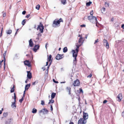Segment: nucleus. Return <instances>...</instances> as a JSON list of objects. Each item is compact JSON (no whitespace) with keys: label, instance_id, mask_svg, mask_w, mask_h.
Instances as JSON below:
<instances>
[{"label":"nucleus","instance_id":"1","mask_svg":"<svg viewBox=\"0 0 124 124\" xmlns=\"http://www.w3.org/2000/svg\"><path fill=\"white\" fill-rule=\"evenodd\" d=\"M84 42V38L82 37H81L79 39L78 43H77L76 44L77 48L75 50H73L72 51V52L73 54H77L78 51V48L80 46L83 44Z\"/></svg>","mask_w":124,"mask_h":124},{"label":"nucleus","instance_id":"2","mask_svg":"<svg viewBox=\"0 0 124 124\" xmlns=\"http://www.w3.org/2000/svg\"><path fill=\"white\" fill-rule=\"evenodd\" d=\"M63 20L62 18H60L58 20L55 19L53 21L52 26L55 28L58 27L60 26V22H63Z\"/></svg>","mask_w":124,"mask_h":124},{"label":"nucleus","instance_id":"3","mask_svg":"<svg viewBox=\"0 0 124 124\" xmlns=\"http://www.w3.org/2000/svg\"><path fill=\"white\" fill-rule=\"evenodd\" d=\"M88 20L92 23H97V19L96 17L92 16H89L88 17Z\"/></svg>","mask_w":124,"mask_h":124},{"label":"nucleus","instance_id":"4","mask_svg":"<svg viewBox=\"0 0 124 124\" xmlns=\"http://www.w3.org/2000/svg\"><path fill=\"white\" fill-rule=\"evenodd\" d=\"M86 123V121L85 119L83 118H80L78 122V124H85Z\"/></svg>","mask_w":124,"mask_h":124},{"label":"nucleus","instance_id":"5","mask_svg":"<svg viewBox=\"0 0 124 124\" xmlns=\"http://www.w3.org/2000/svg\"><path fill=\"white\" fill-rule=\"evenodd\" d=\"M44 29V27L42 24H40V25H39L38 27L37 30H39V31L42 33L43 32V30Z\"/></svg>","mask_w":124,"mask_h":124},{"label":"nucleus","instance_id":"6","mask_svg":"<svg viewBox=\"0 0 124 124\" xmlns=\"http://www.w3.org/2000/svg\"><path fill=\"white\" fill-rule=\"evenodd\" d=\"M14 95L15 101L13 103H12L11 106L12 108H16V94L15 93H14Z\"/></svg>","mask_w":124,"mask_h":124},{"label":"nucleus","instance_id":"7","mask_svg":"<svg viewBox=\"0 0 124 124\" xmlns=\"http://www.w3.org/2000/svg\"><path fill=\"white\" fill-rule=\"evenodd\" d=\"M73 85L74 86H79L80 85V82L78 79H77L74 81V83Z\"/></svg>","mask_w":124,"mask_h":124},{"label":"nucleus","instance_id":"8","mask_svg":"<svg viewBox=\"0 0 124 124\" xmlns=\"http://www.w3.org/2000/svg\"><path fill=\"white\" fill-rule=\"evenodd\" d=\"M63 55H57L55 57L56 59L58 60H59L63 57Z\"/></svg>","mask_w":124,"mask_h":124},{"label":"nucleus","instance_id":"9","mask_svg":"<svg viewBox=\"0 0 124 124\" xmlns=\"http://www.w3.org/2000/svg\"><path fill=\"white\" fill-rule=\"evenodd\" d=\"M117 98L118 99L117 101H120L122 98V94L119 93L117 96Z\"/></svg>","mask_w":124,"mask_h":124},{"label":"nucleus","instance_id":"10","mask_svg":"<svg viewBox=\"0 0 124 124\" xmlns=\"http://www.w3.org/2000/svg\"><path fill=\"white\" fill-rule=\"evenodd\" d=\"M24 62L25 65L28 66L29 67H31V63L28 61H25Z\"/></svg>","mask_w":124,"mask_h":124},{"label":"nucleus","instance_id":"11","mask_svg":"<svg viewBox=\"0 0 124 124\" xmlns=\"http://www.w3.org/2000/svg\"><path fill=\"white\" fill-rule=\"evenodd\" d=\"M13 119L10 118L7 120L5 122V124H12Z\"/></svg>","mask_w":124,"mask_h":124},{"label":"nucleus","instance_id":"12","mask_svg":"<svg viewBox=\"0 0 124 124\" xmlns=\"http://www.w3.org/2000/svg\"><path fill=\"white\" fill-rule=\"evenodd\" d=\"M30 84H27V85H26L25 88V90L23 92V94H25L26 90H27L30 87Z\"/></svg>","mask_w":124,"mask_h":124},{"label":"nucleus","instance_id":"13","mask_svg":"<svg viewBox=\"0 0 124 124\" xmlns=\"http://www.w3.org/2000/svg\"><path fill=\"white\" fill-rule=\"evenodd\" d=\"M77 56V55H73V57L74 58V59L73 60L74 63L75 64L76 63L77 59L76 57Z\"/></svg>","mask_w":124,"mask_h":124},{"label":"nucleus","instance_id":"14","mask_svg":"<svg viewBox=\"0 0 124 124\" xmlns=\"http://www.w3.org/2000/svg\"><path fill=\"white\" fill-rule=\"evenodd\" d=\"M39 46L38 45H36L33 48L34 51L35 52H36L37 50L39 48Z\"/></svg>","mask_w":124,"mask_h":124},{"label":"nucleus","instance_id":"15","mask_svg":"<svg viewBox=\"0 0 124 124\" xmlns=\"http://www.w3.org/2000/svg\"><path fill=\"white\" fill-rule=\"evenodd\" d=\"M27 77L29 79L31 78H32L31 73L30 71H27Z\"/></svg>","mask_w":124,"mask_h":124},{"label":"nucleus","instance_id":"16","mask_svg":"<svg viewBox=\"0 0 124 124\" xmlns=\"http://www.w3.org/2000/svg\"><path fill=\"white\" fill-rule=\"evenodd\" d=\"M88 115L87 113H83V118L84 119L86 120L88 118Z\"/></svg>","mask_w":124,"mask_h":124},{"label":"nucleus","instance_id":"17","mask_svg":"<svg viewBox=\"0 0 124 124\" xmlns=\"http://www.w3.org/2000/svg\"><path fill=\"white\" fill-rule=\"evenodd\" d=\"M29 46L30 47H32L33 46V43L31 39H30L29 41Z\"/></svg>","mask_w":124,"mask_h":124},{"label":"nucleus","instance_id":"18","mask_svg":"<svg viewBox=\"0 0 124 124\" xmlns=\"http://www.w3.org/2000/svg\"><path fill=\"white\" fill-rule=\"evenodd\" d=\"M12 30H11L9 29L7 30L6 31V33L7 34H10L11 33Z\"/></svg>","mask_w":124,"mask_h":124},{"label":"nucleus","instance_id":"19","mask_svg":"<svg viewBox=\"0 0 124 124\" xmlns=\"http://www.w3.org/2000/svg\"><path fill=\"white\" fill-rule=\"evenodd\" d=\"M66 89L67 90V91L68 92H69V94H71V89L69 87H67L66 88Z\"/></svg>","mask_w":124,"mask_h":124},{"label":"nucleus","instance_id":"20","mask_svg":"<svg viewBox=\"0 0 124 124\" xmlns=\"http://www.w3.org/2000/svg\"><path fill=\"white\" fill-rule=\"evenodd\" d=\"M56 95V93H52L51 95V97L52 99L54 98Z\"/></svg>","mask_w":124,"mask_h":124},{"label":"nucleus","instance_id":"21","mask_svg":"<svg viewBox=\"0 0 124 124\" xmlns=\"http://www.w3.org/2000/svg\"><path fill=\"white\" fill-rule=\"evenodd\" d=\"M52 58V56L51 55H50L49 56H48V55H47V61L48 62H50V61L51 60Z\"/></svg>","mask_w":124,"mask_h":124},{"label":"nucleus","instance_id":"22","mask_svg":"<svg viewBox=\"0 0 124 124\" xmlns=\"http://www.w3.org/2000/svg\"><path fill=\"white\" fill-rule=\"evenodd\" d=\"M15 85H13V87L11 88V90H10V93H12L14 92L15 90Z\"/></svg>","mask_w":124,"mask_h":124},{"label":"nucleus","instance_id":"23","mask_svg":"<svg viewBox=\"0 0 124 124\" xmlns=\"http://www.w3.org/2000/svg\"><path fill=\"white\" fill-rule=\"evenodd\" d=\"M108 42L107 40L105 39H103V43L104 46H105V45Z\"/></svg>","mask_w":124,"mask_h":124},{"label":"nucleus","instance_id":"24","mask_svg":"<svg viewBox=\"0 0 124 124\" xmlns=\"http://www.w3.org/2000/svg\"><path fill=\"white\" fill-rule=\"evenodd\" d=\"M68 50V49L67 47H64L63 49V52L64 53L66 52Z\"/></svg>","mask_w":124,"mask_h":124},{"label":"nucleus","instance_id":"25","mask_svg":"<svg viewBox=\"0 0 124 124\" xmlns=\"http://www.w3.org/2000/svg\"><path fill=\"white\" fill-rule=\"evenodd\" d=\"M61 3L63 5H65L66 4V0H61Z\"/></svg>","mask_w":124,"mask_h":124},{"label":"nucleus","instance_id":"26","mask_svg":"<svg viewBox=\"0 0 124 124\" xmlns=\"http://www.w3.org/2000/svg\"><path fill=\"white\" fill-rule=\"evenodd\" d=\"M26 22V19H24L22 21V24L23 25H24Z\"/></svg>","mask_w":124,"mask_h":124},{"label":"nucleus","instance_id":"27","mask_svg":"<svg viewBox=\"0 0 124 124\" xmlns=\"http://www.w3.org/2000/svg\"><path fill=\"white\" fill-rule=\"evenodd\" d=\"M37 111V110L35 108L33 109L32 112L33 113H36Z\"/></svg>","mask_w":124,"mask_h":124},{"label":"nucleus","instance_id":"28","mask_svg":"<svg viewBox=\"0 0 124 124\" xmlns=\"http://www.w3.org/2000/svg\"><path fill=\"white\" fill-rule=\"evenodd\" d=\"M38 82V80H36L34 82L32 83V85H35L37 84Z\"/></svg>","mask_w":124,"mask_h":124},{"label":"nucleus","instance_id":"29","mask_svg":"<svg viewBox=\"0 0 124 124\" xmlns=\"http://www.w3.org/2000/svg\"><path fill=\"white\" fill-rule=\"evenodd\" d=\"M52 99H51V100H49V102L48 103V104H50L51 103H53L54 102V101L53 100H52Z\"/></svg>","mask_w":124,"mask_h":124},{"label":"nucleus","instance_id":"30","mask_svg":"<svg viewBox=\"0 0 124 124\" xmlns=\"http://www.w3.org/2000/svg\"><path fill=\"white\" fill-rule=\"evenodd\" d=\"M8 115L7 113H4L3 114V116L4 117H6Z\"/></svg>","mask_w":124,"mask_h":124},{"label":"nucleus","instance_id":"31","mask_svg":"<svg viewBox=\"0 0 124 124\" xmlns=\"http://www.w3.org/2000/svg\"><path fill=\"white\" fill-rule=\"evenodd\" d=\"M105 46L106 47L107 49H108L109 48V44L108 43H107L105 45Z\"/></svg>","mask_w":124,"mask_h":124},{"label":"nucleus","instance_id":"32","mask_svg":"<svg viewBox=\"0 0 124 124\" xmlns=\"http://www.w3.org/2000/svg\"><path fill=\"white\" fill-rule=\"evenodd\" d=\"M41 33L39 32L38 33V34H37V35H38V37H39L41 36L42 35V34Z\"/></svg>","mask_w":124,"mask_h":124},{"label":"nucleus","instance_id":"33","mask_svg":"<svg viewBox=\"0 0 124 124\" xmlns=\"http://www.w3.org/2000/svg\"><path fill=\"white\" fill-rule=\"evenodd\" d=\"M91 3L92 2H87L86 4V6H89L91 4Z\"/></svg>","mask_w":124,"mask_h":124},{"label":"nucleus","instance_id":"34","mask_svg":"<svg viewBox=\"0 0 124 124\" xmlns=\"http://www.w3.org/2000/svg\"><path fill=\"white\" fill-rule=\"evenodd\" d=\"M40 6L39 5H37L36 7V8L37 10H39V8Z\"/></svg>","mask_w":124,"mask_h":124},{"label":"nucleus","instance_id":"35","mask_svg":"<svg viewBox=\"0 0 124 124\" xmlns=\"http://www.w3.org/2000/svg\"><path fill=\"white\" fill-rule=\"evenodd\" d=\"M105 8H104V7L101 10L102 13H103V12H104L105 11Z\"/></svg>","mask_w":124,"mask_h":124},{"label":"nucleus","instance_id":"36","mask_svg":"<svg viewBox=\"0 0 124 124\" xmlns=\"http://www.w3.org/2000/svg\"><path fill=\"white\" fill-rule=\"evenodd\" d=\"M23 97L21 99L19 100V101L20 103H22L23 101Z\"/></svg>","mask_w":124,"mask_h":124},{"label":"nucleus","instance_id":"37","mask_svg":"<svg viewBox=\"0 0 124 124\" xmlns=\"http://www.w3.org/2000/svg\"><path fill=\"white\" fill-rule=\"evenodd\" d=\"M41 104L42 105H45L44 101L43 100L41 101Z\"/></svg>","mask_w":124,"mask_h":124},{"label":"nucleus","instance_id":"38","mask_svg":"<svg viewBox=\"0 0 124 124\" xmlns=\"http://www.w3.org/2000/svg\"><path fill=\"white\" fill-rule=\"evenodd\" d=\"M3 62V60H2V61H0V68H1L2 66L1 63Z\"/></svg>","mask_w":124,"mask_h":124},{"label":"nucleus","instance_id":"39","mask_svg":"<svg viewBox=\"0 0 124 124\" xmlns=\"http://www.w3.org/2000/svg\"><path fill=\"white\" fill-rule=\"evenodd\" d=\"M105 6L106 7H108L109 6V5H108V3H105Z\"/></svg>","mask_w":124,"mask_h":124},{"label":"nucleus","instance_id":"40","mask_svg":"<svg viewBox=\"0 0 124 124\" xmlns=\"http://www.w3.org/2000/svg\"><path fill=\"white\" fill-rule=\"evenodd\" d=\"M93 10L91 11L90 12V15H91V16H93Z\"/></svg>","mask_w":124,"mask_h":124},{"label":"nucleus","instance_id":"41","mask_svg":"<svg viewBox=\"0 0 124 124\" xmlns=\"http://www.w3.org/2000/svg\"><path fill=\"white\" fill-rule=\"evenodd\" d=\"M99 41H98V39H97L95 41L94 44H95L96 43L98 42Z\"/></svg>","mask_w":124,"mask_h":124},{"label":"nucleus","instance_id":"42","mask_svg":"<svg viewBox=\"0 0 124 124\" xmlns=\"http://www.w3.org/2000/svg\"><path fill=\"white\" fill-rule=\"evenodd\" d=\"M92 76V75L91 74L90 75L88 76H87V78H90Z\"/></svg>","mask_w":124,"mask_h":124},{"label":"nucleus","instance_id":"43","mask_svg":"<svg viewBox=\"0 0 124 124\" xmlns=\"http://www.w3.org/2000/svg\"><path fill=\"white\" fill-rule=\"evenodd\" d=\"M79 91H80V93L81 92L82 93H83V91L82 89L81 88H80L79 89Z\"/></svg>","mask_w":124,"mask_h":124},{"label":"nucleus","instance_id":"44","mask_svg":"<svg viewBox=\"0 0 124 124\" xmlns=\"http://www.w3.org/2000/svg\"><path fill=\"white\" fill-rule=\"evenodd\" d=\"M53 82L56 83H58L57 81H55L54 79H53Z\"/></svg>","mask_w":124,"mask_h":124},{"label":"nucleus","instance_id":"45","mask_svg":"<svg viewBox=\"0 0 124 124\" xmlns=\"http://www.w3.org/2000/svg\"><path fill=\"white\" fill-rule=\"evenodd\" d=\"M26 12L25 11H23L22 13V14L23 15H25L26 13Z\"/></svg>","mask_w":124,"mask_h":124},{"label":"nucleus","instance_id":"46","mask_svg":"<svg viewBox=\"0 0 124 124\" xmlns=\"http://www.w3.org/2000/svg\"><path fill=\"white\" fill-rule=\"evenodd\" d=\"M107 102V101L106 100H104L103 101V103H106Z\"/></svg>","mask_w":124,"mask_h":124},{"label":"nucleus","instance_id":"47","mask_svg":"<svg viewBox=\"0 0 124 124\" xmlns=\"http://www.w3.org/2000/svg\"><path fill=\"white\" fill-rule=\"evenodd\" d=\"M122 115L123 117H124V111L122 113Z\"/></svg>","mask_w":124,"mask_h":124},{"label":"nucleus","instance_id":"48","mask_svg":"<svg viewBox=\"0 0 124 124\" xmlns=\"http://www.w3.org/2000/svg\"><path fill=\"white\" fill-rule=\"evenodd\" d=\"M80 26L82 27H85V24H83L80 25Z\"/></svg>","mask_w":124,"mask_h":124},{"label":"nucleus","instance_id":"49","mask_svg":"<svg viewBox=\"0 0 124 124\" xmlns=\"http://www.w3.org/2000/svg\"><path fill=\"white\" fill-rule=\"evenodd\" d=\"M30 16V14H28L25 17L26 18H28Z\"/></svg>","mask_w":124,"mask_h":124},{"label":"nucleus","instance_id":"50","mask_svg":"<svg viewBox=\"0 0 124 124\" xmlns=\"http://www.w3.org/2000/svg\"><path fill=\"white\" fill-rule=\"evenodd\" d=\"M51 111H52L53 110V107L52 105H51Z\"/></svg>","mask_w":124,"mask_h":124},{"label":"nucleus","instance_id":"51","mask_svg":"<svg viewBox=\"0 0 124 124\" xmlns=\"http://www.w3.org/2000/svg\"><path fill=\"white\" fill-rule=\"evenodd\" d=\"M45 112H46V113H47L48 112V111L47 110L45 109Z\"/></svg>","mask_w":124,"mask_h":124},{"label":"nucleus","instance_id":"52","mask_svg":"<svg viewBox=\"0 0 124 124\" xmlns=\"http://www.w3.org/2000/svg\"><path fill=\"white\" fill-rule=\"evenodd\" d=\"M3 55V56L4 58V62L5 61V55Z\"/></svg>","mask_w":124,"mask_h":124},{"label":"nucleus","instance_id":"53","mask_svg":"<svg viewBox=\"0 0 124 124\" xmlns=\"http://www.w3.org/2000/svg\"><path fill=\"white\" fill-rule=\"evenodd\" d=\"M2 110H0V115L2 113V111L3 110V108H2Z\"/></svg>","mask_w":124,"mask_h":124},{"label":"nucleus","instance_id":"54","mask_svg":"<svg viewBox=\"0 0 124 124\" xmlns=\"http://www.w3.org/2000/svg\"><path fill=\"white\" fill-rule=\"evenodd\" d=\"M121 27L123 29H124V24H123L122 25Z\"/></svg>","mask_w":124,"mask_h":124},{"label":"nucleus","instance_id":"55","mask_svg":"<svg viewBox=\"0 0 124 124\" xmlns=\"http://www.w3.org/2000/svg\"><path fill=\"white\" fill-rule=\"evenodd\" d=\"M42 112H44L45 111V109H42Z\"/></svg>","mask_w":124,"mask_h":124},{"label":"nucleus","instance_id":"56","mask_svg":"<svg viewBox=\"0 0 124 124\" xmlns=\"http://www.w3.org/2000/svg\"><path fill=\"white\" fill-rule=\"evenodd\" d=\"M36 39L37 40H39V37H38V36L36 38Z\"/></svg>","mask_w":124,"mask_h":124},{"label":"nucleus","instance_id":"57","mask_svg":"<svg viewBox=\"0 0 124 124\" xmlns=\"http://www.w3.org/2000/svg\"><path fill=\"white\" fill-rule=\"evenodd\" d=\"M69 124H74V123L72 122H70L69 123Z\"/></svg>","mask_w":124,"mask_h":124},{"label":"nucleus","instance_id":"58","mask_svg":"<svg viewBox=\"0 0 124 124\" xmlns=\"http://www.w3.org/2000/svg\"><path fill=\"white\" fill-rule=\"evenodd\" d=\"M6 15V13H4L3 14V17H4Z\"/></svg>","mask_w":124,"mask_h":124},{"label":"nucleus","instance_id":"59","mask_svg":"<svg viewBox=\"0 0 124 124\" xmlns=\"http://www.w3.org/2000/svg\"><path fill=\"white\" fill-rule=\"evenodd\" d=\"M6 51H5L4 53H3V54H6Z\"/></svg>","mask_w":124,"mask_h":124},{"label":"nucleus","instance_id":"60","mask_svg":"<svg viewBox=\"0 0 124 124\" xmlns=\"http://www.w3.org/2000/svg\"><path fill=\"white\" fill-rule=\"evenodd\" d=\"M48 62H46V66L48 65Z\"/></svg>","mask_w":124,"mask_h":124},{"label":"nucleus","instance_id":"61","mask_svg":"<svg viewBox=\"0 0 124 124\" xmlns=\"http://www.w3.org/2000/svg\"><path fill=\"white\" fill-rule=\"evenodd\" d=\"M28 82V79H27L25 81V83H27Z\"/></svg>","mask_w":124,"mask_h":124},{"label":"nucleus","instance_id":"62","mask_svg":"<svg viewBox=\"0 0 124 124\" xmlns=\"http://www.w3.org/2000/svg\"><path fill=\"white\" fill-rule=\"evenodd\" d=\"M3 29V28H2V30H1V35H0V37H1V34H2V31Z\"/></svg>","mask_w":124,"mask_h":124},{"label":"nucleus","instance_id":"63","mask_svg":"<svg viewBox=\"0 0 124 124\" xmlns=\"http://www.w3.org/2000/svg\"><path fill=\"white\" fill-rule=\"evenodd\" d=\"M42 112V110H40L39 111V112L40 113H41V112Z\"/></svg>","mask_w":124,"mask_h":124},{"label":"nucleus","instance_id":"64","mask_svg":"<svg viewBox=\"0 0 124 124\" xmlns=\"http://www.w3.org/2000/svg\"><path fill=\"white\" fill-rule=\"evenodd\" d=\"M11 8V6H10V7L9 8V9H10Z\"/></svg>","mask_w":124,"mask_h":124}]
</instances>
